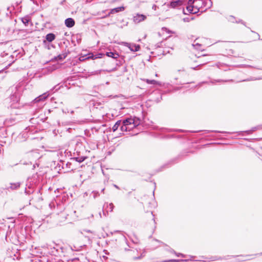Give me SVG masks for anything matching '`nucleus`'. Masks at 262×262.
<instances>
[{"instance_id": "18", "label": "nucleus", "mask_w": 262, "mask_h": 262, "mask_svg": "<svg viewBox=\"0 0 262 262\" xmlns=\"http://www.w3.org/2000/svg\"><path fill=\"white\" fill-rule=\"evenodd\" d=\"M97 58H101V56H96V55H94L93 54H90V55L86 58L87 59H95Z\"/></svg>"}, {"instance_id": "22", "label": "nucleus", "mask_w": 262, "mask_h": 262, "mask_svg": "<svg viewBox=\"0 0 262 262\" xmlns=\"http://www.w3.org/2000/svg\"><path fill=\"white\" fill-rule=\"evenodd\" d=\"M193 46L195 47V48L196 49H199V47L201 46L200 45H199V44H196V45H193Z\"/></svg>"}, {"instance_id": "28", "label": "nucleus", "mask_w": 262, "mask_h": 262, "mask_svg": "<svg viewBox=\"0 0 262 262\" xmlns=\"http://www.w3.org/2000/svg\"><path fill=\"white\" fill-rule=\"evenodd\" d=\"M104 188L102 189V190H101V191H102V192H104Z\"/></svg>"}, {"instance_id": "17", "label": "nucleus", "mask_w": 262, "mask_h": 262, "mask_svg": "<svg viewBox=\"0 0 262 262\" xmlns=\"http://www.w3.org/2000/svg\"><path fill=\"white\" fill-rule=\"evenodd\" d=\"M114 205L112 203H110L109 204H107V210H106L107 212H112L113 210L114 209Z\"/></svg>"}, {"instance_id": "11", "label": "nucleus", "mask_w": 262, "mask_h": 262, "mask_svg": "<svg viewBox=\"0 0 262 262\" xmlns=\"http://www.w3.org/2000/svg\"><path fill=\"white\" fill-rule=\"evenodd\" d=\"M49 96V94H48L47 93H44L43 94L39 96L38 97L36 98L35 99V101L36 102H38V101H40L41 100H43L45 99H46Z\"/></svg>"}, {"instance_id": "23", "label": "nucleus", "mask_w": 262, "mask_h": 262, "mask_svg": "<svg viewBox=\"0 0 262 262\" xmlns=\"http://www.w3.org/2000/svg\"><path fill=\"white\" fill-rule=\"evenodd\" d=\"M157 8V6L156 5H154L152 7V9L154 10H156Z\"/></svg>"}, {"instance_id": "21", "label": "nucleus", "mask_w": 262, "mask_h": 262, "mask_svg": "<svg viewBox=\"0 0 262 262\" xmlns=\"http://www.w3.org/2000/svg\"><path fill=\"white\" fill-rule=\"evenodd\" d=\"M178 260H175V259H170L167 261H165L164 262H177L178 261Z\"/></svg>"}, {"instance_id": "8", "label": "nucleus", "mask_w": 262, "mask_h": 262, "mask_svg": "<svg viewBox=\"0 0 262 262\" xmlns=\"http://www.w3.org/2000/svg\"><path fill=\"white\" fill-rule=\"evenodd\" d=\"M65 25L67 27L71 28L74 26L75 21L73 18H68L65 20Z\"/></svg>"}, {"instance_id": "26", "label": "nucleus", "mask_w": 262, "mask_h": 262, "mask_svg": "<svg viewBox=\"0 0 262 262\" xmlns=\"http://www.w3.org/2000/svg\"><path fill=\"white\" fill-rule=\"evenodd\" d=\"M114 187H115V188H117V189H119V187H118L117 185H115H115H114Z\"/></svg>"}, {"instance_id": "15", "label": "nucleus", "mask_w": 262, "mask_h": 262, "mask_svg": "<svg viewBox=\"0 0 262 262\" xmlns=\"http://www.w3.org/2000/svg\"><path fill=\"white\" fill-rule=\"evenodd\" d=\"M20 186V183L18 182L14 183H11L10 186V188L12 190L16 189L18 188H19Z\"/></svg>"}, {"instance_id": "24", "label": "nucleus", "mask_w": 262, "mask_h": 262, "mask_svg": "<svg viewBox=\"0 0 262 262\" xmlns=\"http://www.w3.org/2000/svg\"><path fill=\"white\" fill-rule=\"evenodd\" d=\"M84 159H85V158H81L80 159V160H78V161H79V162H81L83 161L84 160Z\"/></svg>"}, {"instance_id": "7", "label": "nucleus", "mask_w": 262, "mask_h": 262, "mask_svg": "<svg viewBox=\"0 0 262 262\" xmlns=\"http://www.w3.org/2000/svg\"><path fill=\"white\" fill-rule=\"evenodd\" d=\"M124 10V7H119L112 9L111 10L110 12L107 15V16H110L111 14H114V13H116L119 12H120V11H123Z\"/></svg>"}, {"instance_id": "16", "label": "nucleus", "mask_w": 262, "mask_h": 262, "mask_svg": "<svg viewBox=\"0 0 262 262\" xmlns=\"http://www.w3.org/2000/svg\"><path fill=\"white\" fill-rule=\"evenodd\" d=\"M21 21L25 25V26H27L29 21L30 19L28 17H25L21 18Z\"/></svg>"}, {"instance_id": "27", "label": "nucleus", "mask_w": 262, "mask_h": 262, "mask_svg": "<svg viewBox=\"0 0 262 262\" xmlns=\"http://www.w3.org/2000/svg\"><path fill=\"white\" fill-rule=\"evenodd\" d=\"M184 21H188V18H184Z\"/></svg>"}, {"instance_id": "2", "label": "nucleus", "mask_w": 262, "mask_h": 262, "mask_svg": "<svg viewBox=\"0 0 262 262\" xmlns=\"http://www.w3.org/2000/svg\"><path fill=\"white\" fill-rule=\"evenodd\" d=\"M202 0H189L186 10L190 13L195 14L198 13L201 7Z\"/></svg>"}, {"instance_id": "3", "label": "nucleus", "mask_w": 262, "mask_h": 262, "mask_svg": "<svg viewBox=\"0 0 262 262\" xmlns=\"http://www.w3.org/2000/svg\"><path fill=\"white\" fill-rule=\"evenodd\" d=\"M146 18L147 17L146 15L137 13L133 17V21L135 24H138L145 20L146 19Z\"/></svg>"}, {"instance_id": "19", "label": "nucleus", "mask_w": 262, "mask_h": 262, "mask_svg": "<svg viewBox=\"0 0 262 262\" xmlns=\"http://www.w3.org/2000/svg\"><path fill=\"white\" fill-rule=\"evenodd\" d=\"M65 57H66L65 55H59L58 56L57 58L59 60H62V59L65 58Z\"/></svg>"}, {"instance_id": "9", "label": "nucleus", "mask_w": 262, "mask_h": 262, "mask_svg": "<svg viewBox=\"0 0 262 262\" xmlns=\"http://www.w3.org/2000/svg\"><path fill=\"white\" fill-rule=\"evenodd\" d=\"M38 154L37 152H32L30 153H29L27 155V157L32 160H33L35 159H37L38 158Z\"/></svg>"}, {"instance_id": "4", "label": "nucleus", "mask_w": 262, "mask_h": 262, "mask_svg": "<svg viewBox=\"0 0 262 262\" xmlns=\"http://www.w3.org/2000/svg\"><path fill=\"white\" fill-rule=\"evenodd\" d=\"M184 3L183 0H177L172 1L169 4H167V6L172 8H178L180 6H182Z\"/></svg>"}, {"instance_id": "14", "label": "nucleus", "mask_w": 262, "mask_h": 262, "mask_svg": "<svg viewBox=\"0 0 262 262\" xmlns=\"http://www.w3.org/2000/svg\"><path fill=\"white\" fill-rule=\"evenodd\" d=\"M121 121H118L117 122H116V123L113 125V127H112V130L114 132L115 131H116L119 126L121 124Z\"/></svg>"}, {"instance_id": "6", "label": "nucleus", "mask_w": 262, "mask_h": 262, "mask_svg": "<svg viewBox=\"0 0 262 262\" xmlns=\"http://www.w3.org/2000/svg\"><path fill=\"white\" fill-rule=\"evenodd\" d=\"M201 4V7H203L206 8V9L210 8L212 5V3L211 0H206L205 1H202V3Z\"/></svg>"}, {"instance_id": "5", "label": "nucleus", "mask_w": 262, "mask_h": 262, "mask_svg": "<svg viewBox=\"0 0 262 262\" xmlns=\"http://www.w3.org/2000/svg\"><path fill=\"white\" fill-rule=\"evenodd\" d=\"M123 45L125 46L128 47V48L132 51L134 52L138 51L139 50L140 47L139 45L136 44H131L127 42H123Z\"/></svg>"}, {"instance_id": "20", "label": "nucleus", "mask_w": 262, "mask_h": 262, "mask_svg": "<svg viewBox=\"0 0 262 262\" xmlns=\"http://www.w3.org/2000/svg\"><path fill=\"white\" fill-rule=\"evenodd\" d=\"M171 252H172L174 254H176L177 256H183V255L182 254H181V253H177L176 252H175V251H174L173 250H171Z\"/></svg>"}, {"instance_id": "10", "label": "nucleus", "mask_w": 262, "mask_h": 262, "mask_svg": "<svg viewBox=\"0 0 262 262\" xmlns=\"http://www.w3.org/2000/svg\"><path fill=\"white\" fill-rule=\"evenodd\" d=\"M106 56L112 57L114 59H117L119 57V54L116 52H109L106 53Z\"/></svg>"}, {"instance_id": "25", "label": "nucleus", "mask_w": 262, "mask_h": 262, "mask_svg": "<svg viewBox=\"0 0 262 262\" xmlns=\"http://www.w3.org/2000/svg\"><path fill=\"white\" fill-rule=\"evenodd\" d=\"M95 195H94V197H95L96 195H98V192H94Z\"/></svg>"}, {"instance_id": "12", "label": "nucleus", "mask_w": 262, "mask_h": 262, "mask_svg": "<svg viewBox=\"0 0 262 262\" xmlns=\"http://www.w3.org/2000/svg\"><path fill=\"white\" fill-rule=\"evenodd\" d=\"M46 38L48 41L51 42L55 39V36L53 33H49L46 35Z\"/></svg>"}, {"instance_id": "13", "label": "nucleus", "mask_w": 262, "mask_h": 262, "mask_svg": "<svg viewBox=\"0 0 262 262\" xmlns=\"http://www.w3.org/2000/svg\"><path fill=\"white\" fill-rule=\"evenodd\" d=\"M144 81H146V82L149 84H157V85H161V83L160 82L157 81L155 80H149V79H146L144 80Z\"/></svg>"}, {"instance_id": "1", "label": "nucleus", "mask_w": 262, "mask_h": 262, "mask_svg": "<svg viewBox=\"0 0 262 262\" xmlns=\"http://www.w3.org/2000/svg\"><path fill=\"white\" fill-rule=\"evenodd\" d=\"M140 120L136 117H130L123 121V125L121 127L122 131H129L138 126L140 124Z\"/></svg>"}]
</instances>
